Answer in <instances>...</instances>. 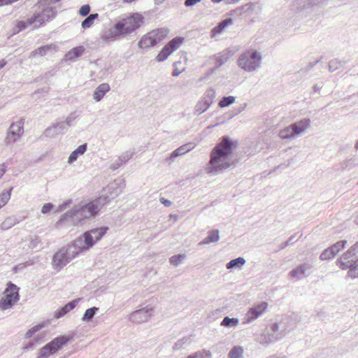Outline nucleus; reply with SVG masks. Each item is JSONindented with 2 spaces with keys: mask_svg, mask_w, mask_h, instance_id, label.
I'll return each mask as SVG.
<instances>
[{
  "mask_svg": "<svg viewBox=\"0 0 358 358\" xmlns=\"http://www.w3.org/2000/svg\"><path fill=\"white\" fill-rule=\"evenodd\" d=\"M310 123L311 121L309 118H304L292 124L296 136L303 134L310 127Z\"/></svg>",
  "mask_w": 358,
  "mask_h": 358,
  "instance_id": "obj_15",
  "label": "nucleus"
},
{
  "mask_svg": "<svg viewBox=\"0 0 358 358\" xmlns=\"http://www.w3.org/2000/svg\"><path fill=\"white\" fill-rule=\"evenodd\" d=\"M78 303V300H74L66 304L64 307H62L60 310H57L55 317L56 318H59L65 315L67 313L73 310Z\"/></svg>",
  "mask_w": 358,
  "mask_h": 358,
  "instance_id": "obj_23",
  "label": "nucleus"
},
{
  "mask_svg": "<svg viewBox=\"0 0 358 358\" xmlns=\"http://www.w3.org/2000/svg\"><path fill=\"white\" fill-rule=\"evenodd\" d=\"M210 357H211L210 352L204 351V352L196 353L193 356L189 357L188 358H210Z\"/></svg>",
  "mask_w": 358,
  "mask_h": 358,
  "instance_id": "obj_41",
  "label": "nucleus"
},
{
  "mask_svg": "<svg viewBox=\"0 0 358 358\" xmlns=\"http://www.w3.org/2000/svg\"><path fill=\"white\" fill-rule=\"evenodd\" d=\"M110 90V86L108 83L101 84L95 90L94 93V99L99 101L103 96Z\"/></svg>",
  "mask_w": 358,
  "mask_h": 358,
  "instance_id": "obj_22",
  "label": "nucleus"
},
{
  "mask_svg": "<svg viewBox=\"0 0 358 358\" xmlns=\"http://www.w3.org/2000/svg\"><path fill=\"white\" fill-rule=\"evenodd\" d=\"M4 5H8V4L7 3H4L3 0H0V6H4Z\"/></svg>",
  "mask_w": 358,
  "mask_h": 358,
  "instance_id": "obj_61",
  "label": "nucleus"
},
{
  "mask_svg": "<svg viewBox=\"0 0 358 358\" xmlns=\"http://www.w3.org/2000/svg\"><path fill=\"white\" fill-rule=\"evenodd\" d=\"M278 136L282 140H292L296 137L292 124L280 129L278 133Z\"/></svg>",
  "mask_w": 358,
  "mask_h": 358,
  "instance_id": "obj_21",
  "label": "nucleus"
},
{
  "mask_svg": "<svg viewBox=\"0 0 358 358\" xmlns=\"http://www.w3.org/2000/svg\"><path fill=\"white\" fill-rule=\"evenodd\" d=\"M347 244V241L343 240L338 241L336 243L334 244L329 248L331 250V252L335 255L338 253L341 250H343L345 245Z\"/></svg>",
  "mask_w": 358,
  "mask_h": 358,
  "instance_id": "obj_31",
  "label": "nucleus"
},
{
  "mask_svg": "<svg viewBox=\"0 0 358 358\" xmlns=\"http://www.w3.org/2000/svg\"><path fill=\"white\" fill-rule=\"evenodd\" d=\"M244 350L241 347L235 346L229 352V358H241L243 357Z\"/></svg>",
  "mask_w": 358,
  "mask_h": 358,
  "instance_id": "obj_29",
  "label": "nucleus"
},
{
  "mask_svg": "<svg viewBox=\"0 0 358 358\" xmlns=\"http://www.w3.org/2000/svg\"><path fill=\"white\" fill-rule=\"evenodd\" d=\"M52 207L53 206H52V203H47L43 206L41 212L44 214L47 213L52 208Z\"/></svg>",
  "mask_w": 358,
  "mask_h": 358,
  "instance_id": "obj_46",
  "label": "nucleus"
},
{
  "mask_svg": "<svg viewBox=\"0 0 358 358\" xmlns=\"http://www.w3.org/2000/svg\"><path fill=\"white\" fill-rule=\"evenodd\" d=\"M247 10H248V16L249 15L250 10H254L255 14L257 15L260 13V6H259V3H248Z\"/></svg>",
  "mask_w": 358,
  "mask_h": 358,
  "instance_id": "obj_37",
  "label": "nucleus"
},
{
  "mask_svg": "<svg viewBox=\"0 0 358 358\" xmlns=\"http://www.w3.org/2000/svg\"><path fill=\"white\" fill-rule=\"evenodd\" d=\"M286 247H288V245H285V242H284L280 245V250H282V249L285 248Z\"/></svg>",
  "mask_w": 358,
  "mask_h": 358,
  "instance_id": "obj_58",
  "label": "nucleus"
},
{
  "mask_svg": "<svg viewBox=\"0 0 358 358\" xmlns=\"http://www.w3.org/2000/svg\"><path fill=\"white\" fill-rule=\"evenodd\" d=\"M56 49L55 44H49L38 48L31 52V56L32 57H43L45 56L50 51Z\"/></svg>",
  "mask_w": 358,
  "mask_h": 358,
  "instance_id": "obj_20",
  "label": "nucleus"
},
{
  "mask_svg": "<svg viewBox=\"0 0 358 358\" xmlns=\"http://www.w3.org/2000/svg\"><path fill=\"white\" fill-rule=\"evenodd\" d=\"M183 257V255H175L170 259V262L172 264L177 266L178 264L181 262Z\"/></svg>",
  "mask_w": 358,
  "mask_h": 358,
  "instance_id": "obj_42",
  "label": "nucleus"
},
{
  "mask_svg": "<svg viewBox=\"0 0 358 358\" xmlns=\"http://www.w3.org/2000/svg\"><path fill=\"white\" fill-rule=\"evenodd\" d=\"M107 229L108 228L106 227H101L85 232L83 235L85 238V245L82 246V249L88 250L91 248L96 241L101 238L106 233Z\"/></svg>",
  "mask_w": 358,
  "mask_h": 358,
  "instance_id": "obj_10",
  "label": "nucleus"
},
{
  "mask_svg": "<svg viewBox=\"0 0 358 358\" xmlns=\"http://www.w3.org/2000/svg\"><path fill=\"white\" fill-rule=\"evenodd\" d=\"M318 62L319 61L317 60L313 62H309L308 64L305 67L306 71H310L315 65H316L318 63Z\"/></svg>",
  "mask_w": 358,
  "mask_h": 358,
  "instance_id": "obj_52",
  "label": "nucleus"
},
{
  "mask_svg": "<svg viewBox=\"0 0 358 358\" xmlns=\"http://www.w3.org/2000/svg\"><path fill=\"white\" fill-rule=\"evenodd\" d=\"M96 310H97V308H96V307H93V308L86 310V311L83 317V320L88 321V320H91L94 317Z\"/></svg>",
  "mask_w": 358,
  "mask_h": 358,
  "instance_id": "obj_35",
  "label": "nucleus"
},
{
  "mask_svg": "<svg viewBox=\"0 0 358 358\" xmlns=\"http://www.w3.org/2000/svg\"><path fill=\"white\" fill-rule=\"evenodd\" d=\"M238 320L236 318H229L225 317L221 322V325L224 327H235L238 324Z\"/></svg>",
  "mask_w": 358,
  "mask_h": 358,
  "instance_id": "obj_34",
  "label": "nucleus"
},
{
  "mask_svg": "<svg viewBox=\"0 0 358 358\" xmlns=\"http://www.w3.org/2000/svg\"><path fill=\"white\" fill-rule=\"evenodd\" d=\"M142 23V15L134 13L115 23L113 29L112 37L130 34L140 27Z\"/></svg>",
  "mask_w": 358,
  "mask_h": 358,
  "instance_id": "obj_3",
  "label": "nucleus"
},
{
  "mask_svg": "<svg viewBox=\"0 0 358 358\" xmlns=\"http://www.w3.org/2000/svg\"><path fill=\"white\" fill-rule=\"evenodd\" d=\"M298 241V238L296 237V234L291 236L287 241L285 242V245H288V246L292 245L294 243Z\"/></svg>",
  "mask_w": 358,
  "mask_h": 358,
  "instance_id": "obj_44",
  "label": "nucleus"
},
{
  "mask_svg": "<svg viewBox=\"0 0 358 358\" xmlns=\"http://www.w3.org/2000/svg\"><path fill=\"white\" fill-rule=\"evenodd\" d=\"M357 224H358V222H357Z\"/></svg>",
  "mask_w": 358,
  "mask_h": 358,
  "instance_id": "obj_63",
  "label": "nucleus"
},
{
  "mask_svg": "<svg viewBox=\"0 0 358 358\" xmlns=\"http://www.w3.org/2000/svg\"><path fill=\"white\" fill-rule=\"evenodd\" d=\"M290 331V320L288 317L271 320L262 334L259 336V343L268 345L283 339Z\"/></svg>",
  "mask_w": 358,
  "mask_h": 358,
  "instance_id": "obj_2",
  "label": "nucleus"
},
{
  "mask_svg": "<svg viewBox=\"0 0 358 358\" xmlns=\"http://www.w3.org/2000/svg\"><path fill=\"white\" fill-rule=\"evenodd\" d=\"M266 358H287V357L285 355L275 354V355L268 356Z\"/></svg>",
  "mask_w": 358,
  "mask_h": 358,
  "instance_id": "obj_54",
  "label": "nucleus"
},
{
  "mask_svg": "<svg viewBox=\"0 0 358 358\" xmlns=\"http://www.w3.org/2000/svg\"><path fill=\"white\" fill-rule=\"evenodd\" d=\"M24 131L22 122H17L10 125V131L8 132L6 142L7 144L17 141L22 135Z\"/></svg>",
  "mask_w": 358,
  "mask_h": 358,
  "instance_id": "obj_13",
  "label": "nucleus"
},
{
  "mask_svg": "<svg viewBox=\"0 0 358 358\" xmlns=\"http://www.w3.org/2000/svg\"><path fill=\"white\" fill-rule=\"evenodd\" d=\"M238 64L241 68H243V69L246 68V61L245 60V57L243 56L240 57V59L238 60Z\"/></svg>",
  "mask_w": 358,
  "mask_h": 358,
  "instance_id": "obj_51",
  "label": "nucleus"
},
{
  "mask_svg": "<svg viewBox=\"0 0 358 358\" xmlns=\"http://www.w3.org/2000/svg\"><path fill=\"white\" fill-rule=\"evenodd\" d=\"M44 327V324H39L30 329L25 334L27 338H31L36 332Z\"/></svg>",
  "mask_w": 358,
  "mask_h": 358,
  "instance_id": "obj_38",
  "label": "nucleus"
},
{
  "mask_svg": "<svg viewBox=\"0 0 358 358\" xmlns=\"http://www.w3.org/2000/svg\"><path fill=\"white\" fill-rule=\"evenodd\" d=\"M86 148V144H83L80 145L75 151L78 155H81L85 152Z\"/></svg>",
  "mask_w": 358,
  "mask_h": 358,
  "instance_id": "obj_47",
  "label": "nucleus"
},
{
  "mask_svg": "<svg viewBox=\"0 0 358 358\" xmlns=\"http://www.w3.org/2000/svg\"><path fill=\"white\" fill-rule=\"evenodd\" d=\"M6 64V61L4 60V59H1L0 60V69H1L2 68H3Z\"/></svg>",
  "mask_w": 358,
  "mask_h": 358,
  "instance_id": "obj_57",
  "label": "nucleus"
},
{
  "mask_svg": "<svg viewBox=\"0 0 358 358\" xmlns=\"http://www.w3.org/2000/svg\"><path fill=\"white\" fill-rule=\"evenodd\" d=\"M335 256L336 255L332 253L331 250L328 248L321 253L320 258L321 260H328L331 259Z\"/></svg>",
  "mask_w": 358,
  "mask_h": 358,
  "instance_id": "obj_36",
  "label": "nucleus"
},
{
  "mask_svg": "<svg viewBox=\"0 0 358 358\" xmlns=\"http://www.w3.org/2000/svg\"><path fill=\"white\" fill-rule=\"evenodd\" d=\"M160 201H161V202L162 203H164L166 206H169L171 205V201H168V200H166V199H165L164 198H161Z\"/></svg>",
  "mask_w": 358,
  "mask_h": 358,
  "instance_id": "obj_56",
  "label": "nucleus"
},
{
  "mask_svg": "<svg viewBox=\"0 0 358 358\" xmlns=\"http://www.w3.org/2000/svg\"><path fill=\"white\" fill-rule=\"evenodd\" d=\"M78 156L79 155L76 152V151L72 152L69 156V163L73 162L78 158Z\"/></svg>",
  "mask_w": 358,
  "mask_h": 358,
  "instance_id": "obj_50",
  "label": "nucleus"
},
{
  "mask_svg": "<svg viewBox=\"0 0 358 358\" xmlns=\"http://www.w3.org/2000/svg\"><path fill=\"white\" fill-rule=\"evenodd\" d=\"M178 64H180V62L174 64L175 69H174V70H173V71L172 73L173 76H178L182 72V71H179L178 69H177L176 66H177Z\"/></svg>",
  "mask_w": 358,
  "mask_h": 358,
  "instance_id": "obj_53",
  "label": "nucleus"
},
{
  "mask_svg": "<svg viewBox=\"0 0 358 358\" xmlns=\"http://www.w3.org/2000/svg\"><path fill=\"white\" fill-rule=\"evenodd\" d=\"M99 15L97 13L91 14L87 18H85L82 22V27L83 29H88L92 27L94 21L97 19Z\"/></svg>",
  "mask_w": 358,
  "mask_h": 358,
  "instance_id": "obj_27",
  "label": "nucleus"
},
{
  "mask_svg": "<svg viewBox=\"0 0 358 358\" xmlns=\"http://www.w3.org/2000/svg\"><path fill=\"white\" fill-rule=\"evenodd\" d=\"M55 17V13L52 10H44L41 14L34 16V19L29 20V24L36 22H38V26L42 25L45 22L50 20Z\"/></svg>",
  "mask_w": 358,
  "mask_h": 358,
  "instance_id": "obj_16",
  "label": "nucleus"
},
{
  "mask_svg": "<svg viewBox=\"0 0 358 358\" xmlns=\"http://www.w3.org/2000/svg\"><path fill=\"white\" fill-rule=\"evenodd\" d=\"M19 288L14 284L9 282L7 284L3 296L0 299V308L1 309H8L19 300Z\"/></svg>",
  "mask_w": 358,
  "mask_h": 358,
  "instance_id": "obj_7",
  "label": "nucleus"
},
{
  "mask_svg": "<svg viewBox=\"0 0 358 358\" xmlns=\"http://www.w3.org/2000/svg\"><path fill=\"white\" fill-rule=\"evenodd\" d=\"M355 166V160L352 159H347L341 164L342 169L350 170Z\"/></svg>",
  "mask_w": 358,
  "mask_h": 358,
  "instance_id": "obj_39",
  "label": "nucleus"
},
{
  "mask_svg": "<svg viewBox=\"0 0 358 358\" xmlns=\"http://www.w3.org/2000/svg\"><path fill=\"white\" fill-rule=\"evenodd\" d=\"M245 259L243 257H238L234 259H232L227 264V268H240L243 266L245 264Z\"/></svg>",
  "mask_w": 358,
  "mask_h": 358,
  "instance_id": "obj_28",
  "label": "nucleus"
},
{
  "mask_svg": "<svg viewBox=\"0 0 358 358\" xmlns=\"http://www.w3.org/2000/svg\"><path fill=\"white\" fill-rule=\"evenodd\" d=\"M90 11V6L89 5H84L80 8L79 13L82 16H86L89 14Z\"/></svg>",
  "mask_w": 358,
  "mask_h": 358,
  "instance_id": "obj_43",
  "label": "nucleus"
},
{
  "mask_svg": "<svg viewBox=\"0 0 358 358\" xmlns=\"http://www.w3.org/2000/svg\"><path fill=\"white\" fill-rule=\"evenodd\" d=\"M220 238L218 230H212L208 233V236L203 241V243L217 242Z\"/></svg>",
  "mask_w": 358,
  "mask_h": 358,
  "instance_id": "obj_26",
  "label": "nucleus"
},
{
  "mask_svg": "<svg viewBox=\"0 0 358 358\" xmlns=\"http://www.w3.org/2000/svg\"><path fill=\"white\" fill-rule=\"evenodd\" d=\"M11 189L3 192L0 194V208L3 207L10 198Z\"/></svg>",
  "mask_w": 358,
  "mask_h": 358,
  "instance_id": "obj_33",
  "label": "nucleus"
},
{
  "mask_svg": "<svg viewBox=\"0 0 358 358\" xmlns=\"http://www.w3.org/2000/svg\"><path fill=\"white\" fill-rule=\"evenodd\" d=\"M322 86L319 85L318 84H316L313 86V90L315 92H319L320 90L322 89Z\"/></svg>",
  "mask_w": 358,
  "mask_h": 358,
  "instance_id": "obj_55",
  "label": "nucleus"
},
{
  "mask_svg": "<svg viewBox=\"0 0 358 358\" xmlns=\"http://www.w3.org/2000/svg\"><path fill=\"white\" fill-rule=\"evenodd\" d=\"M236 147V141L227 136L222 137L210 152V171H219L231 167L234 162L229 159V157Z\"/></svg>",
  "mask_w": 358,
  "mask_h": 358,
  "instance_id": "obj_1",
  "label": "nucleus"
},
{
  "mask_svg": "<svg viewBox=\"0 0 358 358\" xmlns=\"http://www.w3.org/2000/svg\"><path fill=\"white\" fill-rule=\"evenodd\" d=\"M268 306V303L265 301L254 304L248 310V323H250L262 316L266 311Z\"/></svg>",
  "mask_w": 358,
  "mask_h": 358,
  "instance_id": "obj_12",
  "label": "nucleus"
},
{
  "mask_svg": "<svg viewBox=\"0 0 358 358\" xmlns=\"http://www.w3.org/2000/svg\"><path fill=\"white\" fill-rule=\"evenodd\" d=\"M183 41L184 38L182 37H176L173 38L159 52L156 57V60L157 62H163L166 59L172 52L180 47Z\"/></svg>",
  "mask_w": 358,
  "mask_h": 358,
  "instance_id": "obj_9",
  "label": "nucleus"
},
{
  "mask_svg": "<svg viewBox=\"0 0 358 358\" xmlns=\"http://www.w3.org/2000/svg\"><path fill=\"white\" fill-rule=\"evenodd\" d=\"M71 337L66 336H61L55 338L41 350V356L48 357L55 353L64 345H66L71 340Z\"/></svg>",
  "mask_w": 358,
  "mask_h": 358,
  "instance_id": "obj_8",
  "label": "nucleus"
},
{
  "mask_svg": "<svg viewBox=\"0 0 358 358\" xmlns=\"http://www.w3.org/2000/svg\"><path fill=\"white\" fill-rule=\"evenodd\" d=\"M358 261V242L354 244L347 252L337 259L336 264L342 269L346 270L355 266V263Z\"/></svg>",
  "mask_w": 358,
  "mask_h": 358,
  "instance_id": "obj_5",
  "label": "nucleus"
},
{
  "mask_svg": "<svg viewBox=\"0 0 358 358\" xmlns=\"http://www.w3.org/2000/svg\"><path fill=\"white\" fill-rule=\"evenodd\" d=\"M74 217H76L79 218V219H80V220L83 219V218H82V217H80V216L73 215L72 217H68L67 218L64 219V220L61 223H59V222H60V220H61V219H60V220L57 222V225H58V226H62V224H63L64 222L68 221L69 220H72V222H74V220H73Z\"/></svg>",
  "mask_w": 358,
  "mask_h": 358,
  "instance_id": "obj_48",
  "label": "nucleus"
},
{
  "mask_svg": "<svg viewBox=\"0 0 358 358\" xmlns=\"http://www.w3.org/2000/svg\"><path fill=\"white\" fill-rule=\"evenodd\" d=\"M215 92L213 90H208L196 106V110L201 113L207 110L213 103Z\"/></svg>",
  "mask_w": 358,
  "mask_h": 358,
  "instance_id": "obj_14",
  "label": "nucleus"
},
{
  "mask_svg": "<svg viewBox=\"0 0 358 358\" xmlns=\"http://www.w3.org/2000/svg\"><path fill=\"white\" fill-rule=\"evenodd\" d=\"M235 101V97L232 96L223 97L219 102L218 105L220 108L227 107L232 104Z\"/></svg>",
  "mask_w": 358,
  "mask_h": 358,
  "instance_id": "obj_32",
  "label": "nucleus"
},
{
  "mask_svg": "<svg viewBox=\"0 0 358 358\" xmlns=\"http://www.w3.org/2000/svg\"><path fill=\"white\" fill-rule=\"evenodd\" d=\"M232 23L233 21L231 18L224 20L211 30V37L214 38L222 34L225 30V29L229 25L232 24Z\"/></svg>",
  "mask_w": 358,
  "mask_h": 358,
  "instance_id": "obj_19",
  "label": "nucleus"
},
{
  "mask_svg": "<svg viewBox=\"0 0 358 358\" xmlns=\"http://www.w3.org/2000/svg\"><path fill=\"white\" fill-rule=\"evenodd\" d=\"M312 268V266L309 264H303L298 266L294 269L292 270L289 272V275L292 278H295L297 279H301L305 276L306 272L308 270H310Z\"/></svg>",
  "mask_w": 358,
  "mask_h": 358,
  "instance_id": "obj_17",
  "label": "nucleus"
},
{
  "mask_svg": "<svg viewBox=\"0 0 358 358\" xmlns=\"http://www.w3.org/2000/svg\"><path fill=\"white\" fill-rule=\"evenodd\" d=\"M355 266L348 271V275L351 278H358V261L355 264Z\"/></svg>",
  "mask_w": 358,
  "mask_h": 358,
  "instance_id": "obj_40",
  "label": "nucleus"
},
{
  "mask_svg": "<svg viewBox=\"0 0 358 358\" xmlns=\"http://www.w3.org/2000/svg\"><path fill=\"white\" fill-rule=\"evenodd\" d=\"M201 1V0H185V5L186 6H192L200 2Z\"/></svg>",
  "mask_w": 358,
  "mask_h": 358,
  "instance_id": "obj_49",
  "label": "nucleus"
},
{
  "mask_svg": "<svg viewBox=\"0 0 358 358\" xmlns=\"http://www.w3.org/2000/svg\"><path fill=\"white\" fill-rule=\"evenodd\" d=\"M80 241H81V238H79L78 239H77V240L76 241V243H78V242H80Z\"/></svg>",
  "mask_w": 358,
  "mask_h": 358,
  "instance_id": "obj_62",
  "label": "nucleus"
},
{
  "mask_svg": "<svg viewBox=\"0 0 358 358\" xmlns=\"http://www.w3.org/2000/svg\"><path fill=\"white\" fill-rule=\"evenodd\" d=\"M168 31L166 29H158L144 35L138 42L139 48L142 49L155 46L157 43L166 37Z\"/></svg>",
  "mask_w": 358,
  "mask_h": 358,
  "instance_id": "obj_6",
  "label": "nucleus"
},
{
  "mask_svg": "<svg viewBox=\"0 0 358 358\" xmlns=\"http://www.w3.org/2000/svg\"><path fill=\"white\" fill-rule=\"evenodd\" d=\"M194 146H191L189 144L183 145L178 148H177L176 150L173 151V152L171 154V157L173 158L180 155H182L189 151H190Z\"/></svg>",
  "mask_w": 358,
  "mask_h": 358,
  "instance_id": "obj_25",
  "label": "nucleus"
},
{
  "mask_svg": "<svg viewBox=\"0 0 358 358\" xmlns=\"http://www.w3.org/2000/svg\"><path fill=\"white\" fill-rule=\"evenodd\" d=\"M67 263V256L65 252L58 251L54 255L52 264L55 268H60Z\"/></svg>",
  "mask_w": 358,
  "mask_h": 358,
  "instance_id": "obj_18",
  "label": "nucleus"
},
{
  "mask_svg": "<svg viewBox=\"0 0 358 358\" xmlns=\"http://www.w3.org/2000/svg\"><path fill=\"white\" fill-rule=\"evenodd\" d=\"M85 49L83 46H78L76 48H73L70 51L68 52L66 57L68 59H74L83 55Z\"/></svg>",
  "mask_w": 358,
  "mask_h": 358,
  "instance_id": "obj_24",
  "label": "nucleus"
},
{
  "mask_svg": "<svg viewBox=\"0 0 358 358\" xmlns=\"http://www.w3.org/2000/svg\"><path fill=\"white\" fill-rule=\"evenodd\" d=\"M262 54L254 49L248 50V72L258 69L262 64Z\"/></svg>",
  "mask_w": 358,
  "mask_h": 358,
  "instance_id": "obj_11",
  "label": "nucleus"
},
{
  "mask_svg": "<svg viewBox=\"0 0 358 358\" xmlns=\"http://www.w3.org/2000/svg\"><path fill=\"white\" fill-rule=\"evenodd\" d=\"M215 59L218 65L220 66L227 60V57L222 55H218L215 57Z\"/></svg>",
  "mask_w": 358,
  "mask_h": 358,
  "instance_id": "obj_45",
  "label": "nucleus"
},
{
  "mask_svg": "<svg viewBox=\"0 0 358 358\" xmlns=\"http://www.w3.org/2000/svg\"><path fill=\"white\" fill-rule=\"evenodd\" d=\"M16 0H3V1L4 2V3H7V4H9V3H11L14 1H15Z\"/></svg>",
  "mask_w": 358,
  "mask_h": 358,
  "instance_id": "obj_59",
  "label": "nucleus"
},
{
  "mask_svg": "<svg viewBox=\"0 0 358 358\" xmlns=\"http://www.w3.org/2000/svg\"><path fill=\"white\" fill-rule=\"evenodd\" d=\"M345 62L338 59H333L329 62V70L331 72L335 71L339 69Z\"/></svg>",
  "mask_w": 358,
  "mask_h": 358,
  "instance_id": "obj_30",
  "label": "nucleus"
},
{
  "mask_svg": "<svg viewBox=\"0 0 358 358\" xmlns=\"http://www.w3.org/2000/svg\"><path fill=\"white\" fill-rule=\"evenodd\" d=\"M324 314V313H323V312H319L317 313V316L319 317H321L323 316Z\"/></svg>",
  "mask_w": 358,
  "mask_h": 358,
  "instance_id": "obj_60",
  "label": "nucleus"
},
{
  "mask_svg": "<svg viewBox=\"0 0 358 358\" xmlns=\"http://www.w3.org/2000/svg\"><path fill=\"white\" fill-rule=\"evenodd\" d=\"M106 199L104 198L103 201L99 198L89 203L86 206L82 207L80 210L73 213L69 212L65 213L62 217L59 223L68 217H72L73 215L80 216L82 218H87L95 215L100 210L101 206L106 203Z\"/></svg>",
  "mask_w": 358,
  "mask_h": 358,
  "instance_id": "obj_4",
  "label": "nucleus"
}]
</instances>
